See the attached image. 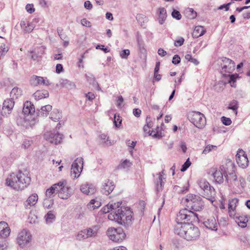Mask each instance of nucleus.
I'll return each instance as SVG.
<instances>
[{
    "mask_svg": "<svg viewBox=\"0 0 250 250\" xmlns=\"http://www.w3.org/2000/svg\"><path fill=\"white\" fill-rule=\"evenodd\" d=\"M158 10L159 11V13L158 18V21L160 24H163L165 21L167 17V11L163 7L159 8Z\"/></svg>",
    "mask_w": 250,
    "mask_h": 250,
    "instance_id": "nucleus-30",
    "label": "nucleus"
},
{
    "mask_svg": "<svg viewBox=\"0 0 250 250\" xmlns=\"http://www.w3.org/2000/svg\"><path fill=\"white\" fill-rule=\"evenodd\" d=\"M172 16L173 18H175L178 20H179L181 19L182 16L180 14V12L176 10H173L172 12Z\"/></svg>",
    "mask_w": 250,
    "mask_h": 250,
    "instance_id": "nucleus-55",
    "label": "nucleus"
},
{
    "mask_svg": "<svg viewBox=\"0 0 250 250\" xmlns=\"http://www.w3.org/2000/svg\"><path fill=\"white\" fill-rule=\"evenodd\" d=\"M100 137L102 140V143L105 144L106 146L111 145V142L108 139V137L105 134H102L100 135Z\"/></svg>",
    "mask_w": 250,
    "mask_h": 250,
    "instance_id": "nucleus-44",
    "label": "nucleus"
},
{
    "mask_svg": "<svg viewBox=\"0 0 250 250\" xmlns=\"http://www.w3.org/2000/svg\"><path fill=\"white\" fill-rule=\"evenodd\" d=\"M22 95V90L21 88H19L17 87H14L11 92H10V96L11 97V99L13 100L14 99H17Z\"/></svg>",
    "mask_w": 250,
    "mask_h": 250,
    "instance_id": "nucleus-33",
    "label": "nucleus"
},
{
    "mask_svg": "<svg viewBox=\"0 0 250 250\" xmlns=\"http://www.w3.org/2000/svg\"><path fill=\"white\" fill-rule=\"evenodd\" d=\"M101 206V203L95 199H92L87 204V208L90 210H94Z\"/></svg>",
    "mask_w": 250,
    "mask_h": 250,
    "instance_id": "nucleus-38",
    "label": "nucleus"
},
{
    "mask_svg": "<svg viewBox=\"0 0 250 250\" xmlns=\"http://www.w3.org/2000/svg\"><path fill=\"white\" fill-rule=\"evenodd\" d=\"M181 59L179 55H175L172 59V63L174 64H177L180 62Z\"/></svg>",
    "mask_w": 250,
    "mask_h": 250,
    "instance_id": "nucleus-63",
    "label": "nucleus"
},
{
    "mask_svg": "<svg viewBox=\"0 0 250 250\" xmlns=\"http://www.w3.org/2000/svg\"><path fill=\"white\" fill-rule=\"evenodd\" d=\"M11 230L8 224L5 222H0V237L7 238L10 234Z\"/></svg>",
    "mask_w": 250,
    "mask_h": 250,
    "instance_id": "nucleus-19",
    "label": "nucleus"
},
{
    "mask_svg": "<svg viewBox=\"0 0 250 250\" xmlns=\"http://www.w3.org/2000/svg\"><path fill=\"white\" fill-rule=\"evenodd\" d=\"M176 219L178 223H182V221L195 222L198 220V214L193 211L184 208L180 210Z\"/></svg>",
    "mask_w": 250,
    "mask_h": 250,
    "instance_id": "nucleus-7",
    "label": "nucleus"
},
{
    "mask_svg": "<svg viewBox=\"0 0 250 250\" xmlns=\"http://www.w3.org/2000/svg\"><path fill=\"white\" fill-rule=\"evenodd\" d=\"M32 235L29 231L26 229L22 230L18 234L17 238V243L21 248L28 245L31 242Z\"/></svg>",
    "mask_w": 250,
    "mask_h": 250,
    "instance_id": "nucleus-10",
    "label": "nucleus"
},
{
    "mask_svg": "<svg viewBox=\"0 0 250 250\" xmlns=\"http://www.w3.org/2000/svg\"><path fill=\"white\" fill-rule=\"evenodd\" d=\"M184 203L189 209L193 211H199L204 207V203L201 198L192 194H189L186 196Z\"/></svg>",
    "mask_w": 250,
    "mask_h": 250,
    "instance_id": "nucleus-5",
    "label": "nucleus"
},
{
    "mask_svg": "<svg viewBox=\"0 0 250 250\" xmlns=\"http://www.w3.org/2000/svg\"><path fill=\"white\" fill-rule=\"evenodd\" d=\"M58 186V184H54L51 186V188L47 189L45 193L46 197L51 198L54 197L59 191V188Z\"/></svg>",
    "mask_w": 250,
    "mask_h": 250,
    "instance_id": "nucleus-26",
    "label": "nucleus"
},
{
    "mask_svg": "<svg viewBox=\"0 0 250 250\" xmlns=\"http://www.w3.org/2000/svg\"><path fill=\"white\" fill-rule=\"evenodd\" d=\"M206 32V30L204 26L198 25L195 27L192 36L194 38H198L204 35Z\"/></svg>",
    "mask_w": 250,
    "mask_h": 250,
    "instance_id": "nucleus-25",
    "label": "nucleus"
},
{
    "mask_svg": "<svg viewBox=\"0 0 250 250\" xmlns=\"http://www.w3.org/2000/svg\"><path fill=\"white\" fill-rule=\"evenodd\" d=\"M60 84L64 87L71 89L74 86V84L67 79H61L60 81Z\"/></svg>",
    "mask_w": 250,
    "mask_h": 250,
    "instance_id": "nucleus-39",
    "label": "nucleus"
},
{
    "mask_svg": "<svg viewBox=\"0 0 250 250\" xmlns=\"http://www.w3.org/2000/svg\"><path fill=\"white\" fill-rule=\"evenodd\" d=\"M132 165V163L130 162L129 160L127 159L124 161L122 162L119 166L118 168L119 169H128L129 167H131Z\"/></svg>",
    "mask_w": 250,
    "mask_h": 250,
    "instance_id": "nucleus-43",
    "label": "nucleus"
},
{
    "mask_svg": "<svg viewBox=\"0 0 250 250\" xmlns=\"http://www.w3.org/2000/svg\"><path fill=\"white\" fill-rule=\"evenodd\" d=\"M112 206H113L112 205L109 204V203L108 204L105 206H104V208H102L103 212L104 213H106L109 212L110 211H111V212H112V210L111 208H112Z\"/></svg>",
    "mask_w": 250,
    "mask_h": 250,
    "instance_id": "nucleus-54",
    "label": "nucleus"
},
{
    "mask_svg": "<svg viewBox=\"0 0 250 250\" xmlns=\"http://www.w3.org/2000/svg\"><path fill=\"white\" fill-rule=\"evenodd\" d=\"M99 230L98 226H95L92 228L85 229L86 234L87 238L94 237L97 236Z\"/></svg>",
    "mask_w": 250,
    "mask_h": 250,
    "instance_id": "nucleus-31",
    "label": "nucleus"
},
{
    "mask_svg": "<svg viewBox=\"0 0 250 250\" xmlns=\"http://www.w3.org/2000/svg\"><path fill=\"white\" fill-rule=\"evenodd\" d=\"M222 123L225 125H229L231 124V121L230 118L226 117H222L221 118Z\"/></svg>",
    "mask_w": 250,
    "mask_h": 250,
    "instance_id": "nucleus-57",
    "label": "nucleus"
},
{
    "mask_svg": "<svg viewBox=\"0 0 250 250\" xmlns=\"http://www.w3.org/2000/svg\"><path fill=\"white\" fill-rule=\"evenodd\" d=\"M21 26L24 33H29L33 31L35 25L33 22H29L26 24L25 21H21Z\"/></svg>",
    "mask_w": 250,
    "mask_h": 250,
    "instance_id": "nucleus-24",
    "label": "nucleus"
},
{
    "mask_svg": "<svg viewBox=\"0 0 250 250\" xmlns=\"http://www.w3.org/2000/svg\"><path fill=\"white\" fill-rule=\"evenodd\" d=\"M132 213L130 209L121 207L117 211L110 212L108 216V218L120 224L128 225L131 222Z\"/></svg>",
    "mask_w": 250,
    "mask_h": 250,
    "instance_id": "nucleus-3",
    "label": "nucleus"
},
{
    "mask_svg": "<svg viewBox=\"0 0 250 250\" xmlns=\"http://www.w3.org/2000/svg\"><path fill=\"white\" fill-rule=\"evenodd\" d=\"M174 232L176 234L188 241L197 239L200 235L199 229L190 223H178L175 226Z\"/></svg>",
    "mask_w": 250,
    "mask_h": 250,
    "instance_id": "nucleus-2",
    "label": "nucleus"
},
{
    "mask_svg": "<svg viewBox=\"0 0 250 250\" xmlns=\"http://www.w3.org/2000/svg\"><path fill=\"white\" fill-rule=\"evenodd\" d=\"M190 165L191 162H190L189 158H188L185 163L182 165L181 171L182 172L185 171L190 166Z\"/></svg>",
    "mask_w": 250,
    "mask_h": 250,
    "instance_id": "nucleus-49",
    "label": "nucleus"
},
{
    "mask_svg": "<svg viewBox=\"0 0 250 250\" xmlns=\"http://www.w3.org/2000/svg\"><path fill=\"white\" fill-rule=\"evenodd\" d=\"M35 100H39L46 98L49 96V93L47 90H38L33 94Z\"/></svg>",
    "mask_w": 250,
    "mask_h": 250,
    "instance_id": "nucleus-29",
    "label": "nucleus"
},
{
    "mask_svg": "<svg viewBox=\"0 0 250 250\" xmlns=\"http://www.w3.org/2000/svg\"><path fill=\"white\" fill-rule=\"evenodd\" d=\"M149 135L158 139H160L162 137V133L158 131H155V130H152Z\"/></svg>",
    "mask_w": 250,
    "mask_h": 250,
    "instance_id": "nucleus-56",
    "label": "nucleus"
},
{
    "mask_svg": "<svg viewBox=\"0 0 250 250\" xmlns=\"http://www.w3.org/2000/svg\"><path fill=\"white\" fill-rule=\"evenodd\" d=\"M31 141L28 140H25L22 143V147L25 149L28 148L31 146Z\"/></svg>",
    "mask_w": 250,
    "mask_h": 250,
    "instance_id": "nucleus-61",
    "label": "nucleus"
},
{
    "mask_svg": "<svg viewBox=\"0 0 250 250\" xmlns=\"http://www.w3.org/2000/svg\"><path fill=\"white\" fill-rule=\"evenodd\" d=\"M42 77L33 75L30 79L29 83L33 86L42 85Z\"/></svg>",
    "mask_w": 250,
    "mask_h": 250,
    "instance_id": "nucleus-32",
    "label": "nucleus"
},
{
    "mask_svg": "<svg viewBox=\"0 0 250 250\" xmlns=\"http://www.w3.org/2000/svg\"><path fill=\"white\" fill-rule=\"evenodd\" d=\"M238 199L237 198H234L231 199L229 201V209H235V208L237 206V204L238 203Z\"/></svg>",
    "mask_w": 250,
    "mask_h": 250,
    "instance_id": "nucleus-45",
    "label": "nucleus"
},
{
    "mask_svg": "<svg viewBox=\"0 0 250 250\" xmlns=\"http://www.w3.org/2000/svg\"><path fill=\"white\" fill-rule=\"evenodd\" d=\"M235 218V222L239 227L242 228L247 227L248 219L246 216H236Z\"/></svg>",
    "mask_w": 250,
    "mask_h": 250,
    "instance_id": "nucleus-27",
    "label": "nucleus"
},
{
    "mask_svg": "<svg viewBox=\"0 0 250 250\" xmlns=\"http://www.w3.org/2000/svg\"><path fill=\"white\" fill-rule=\"evenodd\" d=\"M59 196L62 199H67L72 193V189L67 184L66 181L58 183Z\"/></svg>",
    "mask_w": 250,
    "mask_h": 250,
    "instance_id": "nucleus-13",
    "label": "nucleus"
},
{
    "mask_svg": "<svg viewBox=\"0 0 250 250\" xmlns=\"http://www.w3.org/2000/svg\"><path fill=\"white\" fill-rule=\"evenodd\" d=\"M115 186L112 182L108 180H105L103 185L102 191L104 194L107 195L113 190Z\"/></svg>",
    "mask_w": 250,
    "mask_h": 250,
    "instance_id": "nucleus-20",
    "label": "nucleus"
},
{
    "mask_svg": "<svg viewBox=\"0 0 250 250\" xmlns=\"http://www.w3.org/2000/svg\"><path fill=\"white\" fill-rule=\"evenodd\" d=\"M63 135L58 132H47L44 134L45 139L51 143L58 144L61 142Z\"/></svg>",
    "mask_w": 250,
    "mask_h": 250,
    "instance_id": "nucleus-17",
    "label": "nucleus"
},
{
    "mask_svg": "<svg viewBox=\"0 0 250 250\" xmlns=\"http://www.w3.org/2000/svg\"><path fill=\"white\" fill-rule=\"evenodd\" d=\"M25 9L30 14H32L35 11V8L33 4H27L26 5Z\"/></svg>",
    "mask_w": 250,
    "mask_h": 250,
    "instance_id": "nucleus-60",
    "label": "nucleus"
},
{
    "mask_svg": "<svg viewBox=\"0 0 250 250\" xmlns=\"http://www.w3.org/2000/svg\"><path fill=\"white\" fill-rule=\"evenodd\" d=\"M222 61L221 73L224 77H228L229 83L232 87H235V80L238 78V76L237 74H230L235 69V63L233 61L227 58H222Z\"/></svg>",
    "mask_w": 250,
    "mask_h": 250,
    "instance_id": "nucleus-4",
    "label": "nucleus"
},
{
    "mask_svg": "<svg viewBox=\"0 0 250 250\" xmlns=\"http://www.w3.org/2000/svg\"><path fill=\"white\" fill-rule=\"evenodd\" d=\"M164 174L163 171H162L159 173V179L157 182V190L159 191L162 190V187L164 185V183L163 182V175Z\"/></svg>",
    "mask_w": 250,
    "mask_h": 250,
    "instance_id": "nucleus-42",
    "label": "nucleus"
},
{
    "mask_svg": "<svg viewBox=\"0 0 250 250\" xmlns=\"http://www.w3.org/2000/svg\"><path fill=\"white\" fill-rule=\"evenodd\" d=\"M246 182L244 178L240 177L239 179H237L231 184L239 188H244L245 186Z\"/></svg>",
    "mask_w": 250,
    "mask_h": 250,
    "instance_id": "nucleus-37",
    "label": "nucleus"
},
{
    "mask_svg": "<svg viewBox=\"0 0 250 250\" xmlns=\"http://www.w3.org/2000/svg\"><path fill=\"white\" fill-rule=\"evenodd\" d=\"M217 148V146H216L213 145H208L204 149L203 151V153L205 154H207L209 153L212 149H216Z\"/></svg>",
    "mask_w": 250,
    "mask_h": 250,
    "instance_id": "nucleus-48",
    "label": "nucleus"
},
{
    "mask_svg": "<svg viewBox=\"0 0 250 250\" xmlns=\"http://www.w3.org/2000/svg\"><path fill=\"white\" fill-rule=\"evenodd\" d=\"M87 238L85 229L79 232L76 235V239L78 240H82Z\"/></svg>",
    "mask_w": 250,
    "mask_h": 250,
    "instance_id": "nucleus-46",
    "label": "nucleus"
},
{
    "mask_svg": "<svg viewBox=\"0 0 250 250\" xmlns=\"http://www.w3.org/2000/svg\"><path fill=\"white\" fill-rule=\"evenodd\" d=\"M9 49L4 44H2L0 47V56L4 55L8 51Z\"/></svg>",
    "mask_w": 250,
    "mask_h": 250,
    "instance_id": "nucleus-52",
    "label": "nucleus"
},
{
    "mask_svg": "<svg viewBox=\"0 0 250 250\" xmlns=\"http://www.w3.org/2000/svg\"><path fill=\"white\" fill-rule=\"evenodd\" d=\"M198 185L203 190L202 194L203 196L209 199L214 195L215 190L212 187H211L209 183L205 180L202 179L199 181Z\"/></svg>",
    "mask_w": 250,
    "mask_h": 250,
    "instance_id": "nucleus-12",
    "label": "nucleus"
},
{
    "mask_svg": "<svg viewBox=\"0 0 250 250\" xmlns=\"http://www.w3.org/2000/svg\"><path fill=\"white\" fill-rule=\"evenodd\" d=\"M36 123V120L34 118H32L31 116L25 118L23 123V125L26 128L32 127Z\"/></svg>",
    "mask_w": 250,
    "mask_h": 250,
    "instance_id": "nucleus-34",
    "label": "nucleus"
},
{
    "mask_svg": "<svg viewBox=\"0 0 250 250\" xmlns=\"http://www.w3.org/2000/svg\"><path fill=\"white\" fill-rule=\"evenodd\" d=\"M234 168V164L230 160L228 161L226 163V169L229 172H227L225 177L227 181H230L231 184L237 179L236 174L233 173Z\"/></svg>",
    "mask_w": 250,
    "mask_h": 250,
    "instance_id": "nucleus-15",
    "label": "nucleus"
},
{
    "mask_svg": "<svg viewBox=\"0 0 250 250\" xmlns=\"http://www.w3.org/2000/svg\"><path fill=\"white\" fill-rule=\"evenodd\" d=\"M38 200V196L36 193H33L29 196L26 201L24 203L26 208H30L31 207L35 205Z\"/></svg>",
    "mask_w": 250,
    "mask_h": 250,
    "instance_id": "nucleus-21",
    "label": "nucleus"
},
{
    "mask_svg": "<svg viewBox=\"0 0 250 250\" xmlns=\"http://www.w3.org/2000/svg\"><path fill=\"white\" fill-rule=\"evenodd\" d=\"M31 182V178L28 176V172L19 171L18 173H12L6 179L7 186L13 189L19 190L26 188Z\"/></svg>",
    "mask_w": 250,
    "mask_h": 250,
    "instance_id": "nucleus-1",
    "label": "nucleus"
},
{
    "mask_svg": "<svg viewBox=\"0 0 250 250\" xmlns=\"http://www.w3.org/2000/svg\"><path fill=\"white\" fill-rule=\"evenodd\" d=\"M185 40L182 37H179L174 42V45L176 47L182 45L184 42Z\"/></svg>",
    "mask_w": 250,
    "mask_h": 250,
    "instance_id": "nucleus-58",
    "label": "nucleus"
},
{
    "mask_svg": "<svg viewBox=\"0 0 250 250\" xmlns=\"http://www.w3.org/2000/svg\"><path fill=\"white\" fill-rule=\"evenodd\" d=\"M238 107V102L236 100H233L229 103L228 108L232 110L234 112L235 115H236Z\"/></svg>",
    "mask_w": 250,
    "mask_h": 250,
    "instance_id": "nucleus-41",
    "label": "nucleus"
},
{
    "mask_svg": "<svg viewBox=\"0 0 250 250\" xmlns=\"http://www.w3.org/2000/svg\"><path fill=\"white\" fill-rule=\"evenodd\" d=\"M204 226L209 229L216 230L217 229V223L214 217H211L204 222Z\"/></svg>",
    "mask_w": 250,
    "mask_h": 250,
    "instance_id": "nucleus-22",
    "label": "nucleus"
},
{
    "mask_svg": "<svg viewBox=\"0 0 250 250\" xmlns=\"http://www.w3.org/2000/svg\"><path fill=\"white\" fill-rule=\"evenodd\" d=\"M81 24L83 26H86V27H90L91 26V22L89 21H88V20H87L86 19H83L81 20Z\"/></svg>",
    "mask_w": 250,
    "mask_h": 250,
    "instance_id": "nucleus-62",
    "label": "nucleus"
},
{
    "mask_svg": "<svg viewBox=\"0 0 250 250\" xmlns=\"http://www.w3.org/2000/svg\"><path fill=\"white\" fill-rule=\"evenodd\" d=\"M63 70V66L61 64H57L56 66V72L59 74L62 72Z\"/></svg>",
    "mask_w": 250,
    "mask_h": 250,
    "instance_id": "nucleus-64",
    "label": "nucleus"
},
{
    "mask_svg": "<svg viewBox=\"0 0 250 250\" xmlns=\"http://www.w3.org/2000/svg\"><path fill=\"white\" fill-rule=\"evenodd\" d=\"M81 191L86 195L93 194L96 191V187L91 184H83L81 185Z\"/></svg>",
    "mask_w": 250,
    "mask_h": 250,
    "instance_id": "nucleus-18",
    "label": "nucleus"
},
{
    "mask_svg": "<svg viewBox=\"0 0 250 250\" xmlns=\"http://www.w3.org/2000/svg\"><path fill=\"white\" fill-rule=\"evenodd\" d=\"M8 243L6 240H0V250H6L8 247Z\"/></svg>",
    "mask_w": 250,
    "mask_h": 250,
    "instance_id": "nucleus-50",
    "label": "nucleus"
},
{
    "mask_svg": "<svg viewBox=\"0 0 250 250\" xmlns=\"http://www.w3.org/2000/svg\"><path fill=\"white\" fill-rule=\"evenodd\" d=\"M122 202H118L117 203H109V204L112 205L113 206L112 207V212L117 211L118 209L120 208V207L122 204Z\"/></svg>",
    "mask_w": 250,
    "mask_h": 250,
    "instance_id": "nucleus-53",
    "label": "nucleus"
},
{
    "mask_svg": "<svg viewBox=\"0 0 250 250\" xmlns=\"http://www.w3.org/2000/svg\"><path fill=\"white\" fill-rule=\"evenodd\" d=\"M52 106L50 104L42 106L38 111V116L46 117L48 115L49 112L52 110Z\"/></svg>",
    "mask_w": 250,
    "mask_h": 250,
    "instance_id": "nucleus-28",
    "label": "nucleus"
},
{
    "mask_svg": "<svg viewBox=\"0 0 250 250\" xmlns=\"http://www.w3.org/2000/svg\"><path fill=\"white\" fill-rule=\"evenodd\" d=\"M34 105L30 102L26 101L23 105L22 112L24 115H32L35 112Z\"/></svg>",
    "mask_w": 250,
    "mask_h": 250,
    "instance_id": "nucleus-23",
    "label": "nucleus"
},
{
    "mask_svg": "<svg viewBox=\"0 0 250 250\" xmlns=\"http://www.w3.org/2000/svg\"><path fill=\"white\" fill-rule=\"evenodd\" d=\"M227 172H229L226 169V165L221 166L220 169L216 167H211L208 171V174L212 176L216 182L221 184L223 182V175L225 177Z\"/></svg>",
    "mask_w": 250,
    "mask_h": 250,
    "instance_id": "nucleus-8",
    "label": "nucleus"
},
{
    "mask_svg": "<svg viewBox=\"0 0 250 250\" xmlns=\"http://www.w3.org/2000/svg\"><path fill=\"white\" fill-rule=\"evenodd\" d=\"M173 189L174 191L178 193L183 194L187 192L188 190V186H187L181 187L179 186H175Z\"/></svg>",
    "mask_w": 250,
    "mask_h": 250,
    "instance_id": "nucleus-40",
    "label": "nucleus"
},
{
    "mask_svg": "<svg viewBox=\"0 0 250 250\" xmlns=\"http://www.w3.org/2000/svg\"><path fill=\"white\" fill-rule=\"evenodd\" d=\"M15 103L11 99L5 100L3 103L2 108L1 111V115L7 117L12 112Z\"/></svg>",
    "mask_w": 250,
    "mask_h": 250,
    "instance_id": "nucleus-16",
    "label": "nucleus"
},
{
    "mask_svg": "<svg viewBox=\"0 0 250 250\" xmlns=\"http://www.w3.org/2000/svg\"><path fill=\"white\" fill-rule=\"evenodd\" d=\"M114 123L116 127L120 126L122 123L121 118L119 116V115H117V114H115L114 115Z\"/></svg>",
    "mask_w": 250,
    "mask_h": 250,
    "instance_id": "nucleus-47",
    "label": "nucleus"
},
{
    "mask_svg": "<svg viewBox=\"0 0 250 250\" xmlns=\"http://www.w3.org/2000/svg\"><path fill=\"white\" fill-rule=\"evenodd\" d=\"M124 99L122 96H120L118 97L117 100V106L118 107H122L124 106Z\"/></svg>",
    "mask_w": 250,
    "mask_h": 250,
    "instance_id": "nucleus-59",
    "label": "nucleus"
},
{
    "mask_svg": "<svg viewBox=\"0 0 250 250\" xmlns=\"http://www.w3.org/2000/svg\"><path fill=\"white\" fill-rule=\"evenodd\" d=\"M44 218L45 219L46 224H50L55 221L56 216L52 211H49L45 215Z\"/></svg>",
    "mask_w": 250,
    "mask_h": 250,
    "instance_id": "nucleus-36",
    "label": "nucleus"
},
{
    "mask_svg": "<svg viewBox=\"0 0 250 250\" xmlns=\"http://www.w3.org/2000/svg\"><path fill=\"white\" fill-rule=\"evenodd\" d=\"M107 235L110 240L115 242H121L125 237V233L122 228H109L107 231Z\"/></svg>",
    "mask_w": 250,
    "mask_h": 250,
    "instance_id": "nucleus-9",
    "label": "nucleus"
},
{
    "mask_svg": "<svg viewBox=\"0 0 250 250\" xmlns=\"http://www.w3.org/2000/svg\"><path fill=\"white\" fill-rule=\"evenodd\" d=\"M188 118L189 121L198 128H204L206 124L204 115L200 112H190L188 114Z\"/></svg>",
    "mask_w": 250,
    "mask_h": 250,
    "instance_id": "nucleus-6",
    "label": "nucleus"
},
{
    "mask_svg": "<svg viewBox=\"0 0 250 250\" xmlns=\"http://www.w3.org/2000/svg\"><path fill=\"white\" fill-rule=\"evenodd\" d=\"M62 117V113L58 109H54L51 112L50 118L54 122H58Z\"/></svg>",
    "mask_w": 250,
    "mask_h": 250,
    "instance_id": "nucleus-35",
    "label": "nucleus"
},
{
    "mask_svg": "<svg viewBox=\"0 0 250 250\" xmlns=\"http://www.w3.org/2000/svg\"><path fill=\"white\" fill-rule=\"evenodd\" d=\"M236 161L239 167L246 168L249 165V160L246 154L242 149H239L236 155Z\"/></svg>",
    "mask_w": 250,
    "mask_h": 250,
    "instance_id": "nucleus-14",
    "label": "nucleus"
},
{
    "mask_svg": "<svg viewBox=\"0 0 250 250\" xmlns=\"http://www.w3.org/2000/svg\"><path fill=\"white\" fill-rule=\"evenodd\" d=\"M83 165V158H77L72 164L71 168V176L72 178H78L81 174Z\"/></svg>",
    "mask_w": 250,
    "mask_h": 250,
    "instance_id": "nucleus-11",
    "label": "nucleus"
},
{
    "mask_svg": "<svg viewBox=\"0 0 250 250\" xmlns=\"http://www.w3.org/2000/svg\"><path fill=\"white\" fill-rule=\"evenodd\" d=\"M130 54V51L128 49H125L120 52V56L122 59H127Z\"/></svg>",
    "mask_w": 250,
    "mask_h": 250,
    "instance_id": "nucleus-51",
    "label": "nucleus"
}]
</instances>
